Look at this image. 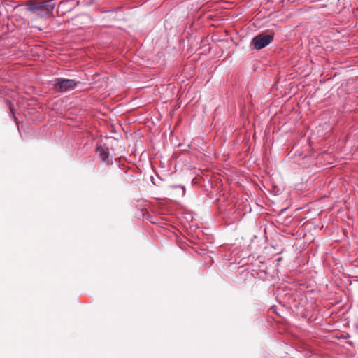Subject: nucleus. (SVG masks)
<instances>
[{"label": "nucleus", "mask_w": 358, "mask_h": 358, "mask_svg": "<svg viewBox=\"0 0 358 358\" xmlns=\"http://www.w3.org/2000/svg\"><path fill=\"white\" fill-rule=\"evenodd\" d=\"M26 7L27 9L31 13H35L39 10H43L47 13H50L52 11L55 6L52 3V0H30L27 3Z\"/></svg>", "instance_id": "f257e3e1"}, {"label": "nucleus", "mask_w": 358, "mask_h": 358, "mask_svg": "<svg viewBox=\"0 0 358 358\" xmlns=\"http://www.w3.org/2000/svg\"><path fill=\"white\" fill-rule=\"evenodd\" d=\"M78 83L73 79L57 78L54 80L53 88L57 92H66L75 89Z\"/></svg>", "instance_id": "f03ea898"}, {"label": "nucleus", "mask_w": 358, "mask_h": 358, "mask_svg": "<svg viewBox=\"0 0 358 358\" xmlns=\"http://www.w3.org/2000/svg\"><path fill=\"white\" fill-rule=\"evenodd\" d=\"M274 34H259L252 40L253 47L256 50H261L269 45L273 40Z\"/></svg>", "instance_id": "7ed1b4c3"}, {"label": "nucleus", "mask_w": 358, "mask_h": 358, "mask_svg": "<svg viewBox=\"0 0 358 358\" xmlns=\"http://www.w3.org/2000/svg\"><path fill=\"white\" fill-rule=\"evenodd\" d=\"M96 150L102 161L106 164H109L110 162L109 152L105 150L104 148L101 145L97 148Z\"/></svg>", "instance_id": "20e7f679"}, {"label": "nucleus", "mask_w": 358, "mask_h": 358, "mask_svg": "<svg viewBox=\"0 0 358 358\" xmlns=\"http://www.w3.org/2000/svg\"><path fill=\"white\" fill-rule=\"evenodd\" d=\"M172 188L174 189H178L180 191V195L181 196H184L185 194V188L184 186L181 185H173L171 186Z\"/></svg>", "instance_id": "39448f33"}, {"label": "nucleus", "mask_w": 358, "mask_h": 358, "mask_svg": "<svg viewBox=\"0 0 358 358\" xmlns=\"http://www.w3.org/2000/svg\"><path fill=\"white\" fill-rule=\"evenodd\" d=\"M10 113L12 115V116L13 117L14 119H15V115H14V112L13 110V109L10 108Z\"/></svg>", "instance_id": "423d86ee"}]
</instances>
